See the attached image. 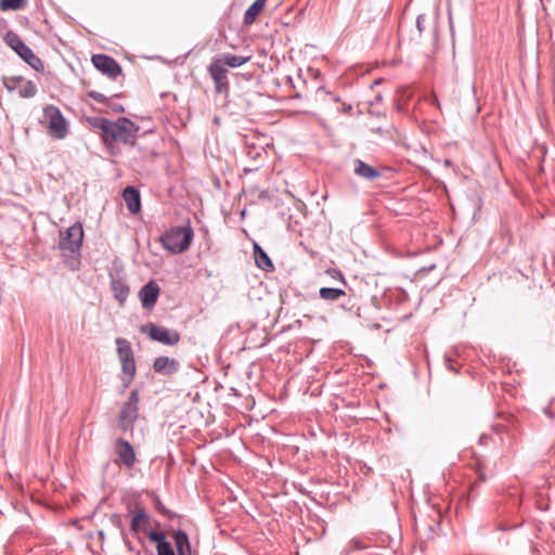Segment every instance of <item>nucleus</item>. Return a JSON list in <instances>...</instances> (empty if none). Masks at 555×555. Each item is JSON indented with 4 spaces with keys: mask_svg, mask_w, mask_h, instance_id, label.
<instances>
[{
    "mask_svg": "<svg viewBox=\"0 0 555 555\" xmlns=\"http://www.w3.org/2000/svg\"><path fill=\"white\" fill-rule=\"evenodd\" d=\"M90 125L101 130V138L106 146L114 143L134 145L140 127L126 117H120L112 121L103 117L89 119Z\"/></svg>",
    "mask_w": 555,
    "mask_h": 555,
    "instance_id": "nucleus-1",
    "label": "nucleus"
},
{
    "mask_svg": "<svg viewBox=\"0 0 555 555\" xmlns=\"http://www.w3.org/2000/svg\"><path fill=\"white\" fill-rule=\"evenodd\" d=\"M83 228L77 221L61 233L59 248L70 270H77L80 264Z\"/></svg>",
    "mask_w": 555,
    "mask_h": 555,
    "instance_id": "nucleus-2",
    "label": "nucleus"
},
{
    "mask_svg": "<svg viewBox=\"0 0 555 555\" xmlns=\"http://www.w3.org/2000/svg\"><path fill=\"white\" fill-rule=\"evenodd\" d=\"M193 236L194 232L190 225L172 227L162 234L159 242L164 249L178 255L190 247Z\"/></svg>",
    "mask_w": 555,
    "mask_h": 555,
    "instance_id": "nucleus-3",
    "label": "nucleus"
},
{
    "mask_svg": "<svg viewBox=\"0 0 555 555\" xmlns=\"http://www.w3.org/2000/svg\"><path fill=\"white\" fill-rule=\"evenodd\" d=\"M140 392L138 389L130 391L128 399L121 404L118 413V428L122 433H132L139 418Z\"/></svg>",
    "mask_w": 555,
    "mask_h": 555,
    "instance_id": "nucleus-4",
    "label": "nucleus"
},
{
    "mask_svg": "<svg viewBox=\"0 0 555 555\" xmlns=\"http://www.w3.org/2000/svg\"><path fill=\"white\" fill-rule=\"evenodd\" d=\"M117 353L121 363V380L124 389L128 388L133 382L137 367L131 344L125 338H116Z\"/></svg>",
    "mask_w": 555,
    "mask_h": 555,
    "instance_id": "nucleus-5",
    "label": "nucleus"
},
{
    "mask_svg": "<svg viewBox=\"0 0 555 555\" xmlns=\"http://www.w3.org/2000/svg\"><path fill=\"white\" fill-rule=\"evenodd\" d=\"M4 41L12 48L21 59H23L36 72H43L42 61L31 51V49L14 31H8Z\"/></svg>",
    "mask_w": 555,
    "mask_h": 555,
    "instance_id": "nucleus-6",
    "label": "nucleus"
},
{
    "mask_svg": "<svg viewBox=\"0 0 555 555\" xmlns=\"http://www.w3.org/2000/svg\"><path fill=\"white\" fill-rule=\"evenodd\" d=\"M43 116L48 121L50 134L56 139H64L68 133V124L62 112L55 105H47Z\"/></svg>",
    "mask_w": 555,
    "mask_h": 555,
    "instance_id": "nucleus-7",
    "label": "nucleus"
},
{
    "mask_svg": "<svg viewBox=\"0 0 555 555\" xmlns=\"http://www.w3.org/2000/svg\"><path fill=\"white\" fill-rule=\"evenodd\" d=\"M140 332L146 334L152 340L166 346H176L180 341V334L177 331L158 326L152 322L141 325Z\"/></svg>",
    "mask_w": 555,
    "mask_h": 555,
    "instance_id": "nucleus-8",
    "label": "nucleus"
},
{
    "mask_svg": "<svg viewBox=\"0 0 555 555\" xmlns=\"http://www.w3.org/2000/svg\"><path fill=\"white\" fill-rule=\"evenodd\" d=\"M208 73L214 80L215 91L218 94H227L230 89L228 69L221 59H215L208 66Z\"/></svg>",
    "mask_w": 555,
    "mask_h": 555,
    "instance_id": "nucleus-9",
    "label": "nucleus"
},
{
    "mask_svg": "<svg viewBox=\"0 0 555 555\" xmlns=\"http://www.w3.org/2000/svg\"><path fill=\"white\" fill-rule=\"evenodd\" d=\"M93 66L111 79H116L121 74V66L106 54H94L91 57Z\"/></svg>",
    "mask_w": 555,
    "mask_h": 555,
    "instance_id": "nucleus-10",
    "label": "nucleus"
},
{
    "mask_svg": "<svg viewBox=\"0 0 555 555\" xmlns=\"http://www.w3.org/2000/svg\"><path fill=\"white\" fill-rule=\"evenodd\" d=\"M115 447L118 461L127 468L133 467L137 462V456L131 443L124 438H117Z\"/></svg>",
    "mask_w": 555,
    "mask_h": 555,
    "instance_id": "nucleus-11",
    "label": "nucleus"
},
{
    "mask_svg": "<svg viewBox=\"0 0 555 555\" xmlns=\"http://www.w3.org/2000/svg\"><path fill=\"white\" fill-rule=\"evenodd\" d=\"M160 288L156 282L150 281L139 291V298L144 309H153L157 302Z\"/></svg>",
    "mask_w": 555,
    "mask_h": 555,
    "instance_id": "nucleus-12",
    "label": "nucleus"
},
{
    "mask_svg": "<svg viewBox=\"0 0 555 555\" xmlns=\"http://www.w3.org/2000/svg\"><path fill=\"white\" fill-rule=\"evenodd\" d=\"M179 361L166 356L155 358L153 362V370L163 375H172L179 371Z\"/></svg>",
    "mask_w": 555,
    "mask_h": 555,
    "instance_id": "nucleus-13",
    "label": "nucleus"
},
{
    "mask_svg": "<svg viewBox=\"0 0 555 555\" xmlns=\"http://www.w3.org/2000/svg\"><path fill=\"white\" fill-rule=\"evenodd\" d=\"M132 517L130 521V530L133 534L145 531L150 525V516L142 506H135L131 511Z\"/></svg>",
    "mask_w": 555,
    "mask_h": 555,
    "instance_id": "nucleus-14",
    "label": "nucleus"
},
{
    "mask_svg": "<svg viewBox=\"0 0 555 555\" xmlns=\"http://www.w3.org/2000/svg\"><path fill=\"white\" fill-rule=\"evenodd\" d=\"M147 537L152 542L156 543L157 555H176L171 543L167 541L164 532L151 530Z\"/></svg>",
    "mask_w": 555,
    "mask_h": 555,
    "instance_id": "nucleus-15",
    "label": "nucleus"
},
{
    "mask_svg": "<svg viewBox=\"0 0 555 555\" xmlns=\"http://www.w3.org/2000/svg\"><path fill=\"white\" fill-rule=\"evenodd\" d=\"M515 430H516V424H515V418L513 415H505L503 417V422L494 424L492 426V431L495 435L500 436L502 434H506L508 436V438H509L508 444H512L513 440H515V436H514Z\"/></svg>",
    "mask_w": 555,
    "mask_h": 555,
    "instance_id": "nucleus-16",
    "label": "nucleus"
},
{
    "mask_svg": "<svg viewBox=\"0 0 555 555\" xmlns=\"http://www.w3.org/2000/svg\"><path fill=\"white\" fill-rule=\"evenodd\" d=\"M122 197L131 214H138L141 210L140 192L134 186H127L122 192Z\"/></svg>",
    "mask_w": 555,
    "mask_h": 555,
    "instance_id": "nucleus-17",
    "label": "nucleus"
},
{
    "mask_svg": "<svg viewBox=\"0 0 555 555\" xmlns=\"http://www.w3.org/2000/svg\"><path fill=\"white\" fill-rule=\"evenodd\" d=\"M111 289L114 298L118 301L119 306L122 307L129 295V286L127 283L122 279L111 276Z\"/></svg>",
    "mask_w": 555,
    "mask_h": 555,
    "instance_id": "nucleus-18",
    "label": "nucleus"
},
{
    "mask_svg": "<svg viewBox=\"0 0 555 555\" xmlns=\"http://www.w3.org/2000/svg\"><path fill=\"white\" fill-rule=\"evenodd\" d=\"M353 164H354V167H353L354 173L363 179L372 181L382 176V173L378 169L364 163L361 159H356Z\"/></svg>",
    "mask_w": 555,
    "mask_h": 555,
    "instance_id": "nucleus-19",
    "label": "nucleus"
},
{
    "mask_svg": "<svg viewBox=\"0 0 555 555\" xmlns=\"http://www.w3.org/2000/svg\"><path fill=\"white\" fill-rule=\"evenodd\" d=\"M175 545L178 555H192V547L188 533L179 529L173 533Z\"/></svg>",
    "mask_w": 555,
    "mask_h": 555,
    "instance_id": "nucleus-20",
    "label": "nucleus"
},
{
    "mask_svg": "<svg viewBox=\"0 0 555 555\" xmlns=\"http://www.w3.org/2000/svg\"><path fill=\"white\" fill-rule=\"evenodd\" d=\"M254 257L256 266L267 272L274 270V266L268 254L258 245L254 244Z\"/></svg>",
    "mask_w": 555,
    "mask_h": 555,
    "instance_id": "nucleus-21",
    "label": "nucleus"
},
{
    "mask_svg": "<svg viewBox=\"0 0 555 555\" xmlns=\"http://www.w3.org/2000/svg\"><path fill=\"white\" fill-rule=\"evenodd\" d=\"M267 0H255L244 14V24L249 26L254 24L266 5Z\"/></svg>",
    "mask_w": 555,
    "mask_h": 555,
    "instance_id": "nucleus-22",
    "label": "nucleus"
},
{
    "mask_svg": "<svg viewBox=\"0 0 555 555\" xmlns=\"http://www.w3.org/2000/svg\"><path fill=\"white\" fill-rule=\"evenodd\" d=\"M88 96L91 98L92 100L99 102V103H103L106 105V107L113 112V113H124V106L121 104H118V103H115L112 101V99L105 96L103 93L101 92H98V91H89L88 92Z\"/></svg>",
    "mask_w": 555,
    "mask_h": 555,
    "instance_id": "nucleus-23",
    "label": "nucleus"
},
{
    "mask_svg": "<svg viewBox=\"0 0 555 555\" xmlns=\"http://www.w3.org/2000/svg\"><path fill=\"white\" fill-rule=\"evenodd\" d=\"M320 298L326 301H334L345 296V291L337 287H322L319 291Z\"/></svg>",
    "mask_w": 555,
    "mask_h": 555,
    "instance_id": "nucleus-24",
    "label": "nucleus"
},
{
    "mask_svg": "<svg viewBox=\"0 0 555 555\" xmlns=\"http://www.w3.org/2000/svg\"><path fill=\"white\" fill-rule=\"evenodd\" d=\"M250 60V56H241L233 54H224L223 59H221L224 67L229 66L231 68H237Z\"/></svg>",
    "mask_w": 555,
    "mask_h": 555,
    "instance_id": "nucleus-25",
    "label": "nucleus"
},
{
    "mask_svg": "<svg viewBox=\"0 0 555 555\" xmlns=\"http://www.w3.org/2000/svg\"><path fill=\"white\" fill-rule=\"evenodd\" d=\"M26 5V0H1V11H17Z\"/></svg>",
    "mask_w": 555,
    "mask_h": 555,
    "instance_id": "nucleus-26",
    "label": "nucleus"
},
{
    "mask_svg": "<svg viewBox=\"0 0 555 555\" xmlns=\"http://www.w3.org/2000/svg\"><path fill=\"white\" fill-rule=\"evenodd\" d=\"M37 93V86L31 81L28 80L24 83V86L20 89L18 94L23 99H30L34 98Z\"/></svg>",
    "mask_w": 555,
    "mask_h": 555,
    "instance_id": "nucleus-27",
    "label": "nucleus"
},
{
    "mask_svg": "<svg viewBox=\"0 0 555 555\" xmlns=\"http://www.w3.org/2000/svg\"><path fill=\"white\" fill-rule=\"evenodd\" d=\"M22 81H23V77L13 76V77L5 78L3 81V85L8 89V91L12 92L13 90H15L18 87V85Z\"/></svg>",
    "mask_w": 555,
    "mask_h": 555,
    "instance_id": "nucleus-28",
    "label": "nucleus"
},
{
    "mask_svg": "<svg viewBox=\"0 0 555 555\" xmlns=\"http://www.w3.org/2000/svg\"><path fill=\"white\" fill-rule=\"evenodd\" d=\"M154 501H155V507L159 514L167 517L168 519L173 518L175 514L165 507V505L162 503V501L159 500V498L157 495L154 498Z\"/></svg>",
    "mask_w": 555,
    "mask_h": 555,
    "instance_id": "nucleus-29",
    "label": "nucleus"
},
{
    "mask_svg": "<svg viewBox=\"0 0 555 555\" xmlns=\"http://www.w3.org/2000/svg\"><path fill=\"white\" fill-rule=\"evenodd\" d=\"M109 522L112 524V526H114L116 529H118L120 531V534L122 537L126 535L125 533V529H124V526H122V521H121V516L119 514H112L109 516Z\"/></svg>",
    "mask_w": 555,
    "mask_h": 555,
    "instance_id": "nucleus-30",
    "label": "nucleus"
},
{
    "mask_svg": "<svg viewBox=\"0 0 555 555\" xmlns=\"http://www.w3.org/2000/svg\"><path fill=\"white\" fill-rule=\"evenodd\" d=\"M477 475H478L477 480L474 481V483L472 485L470 492H474L480 483H482L487 480V476L480 466H478V468H477Z\"/></svg>",
    "mask_w": 555,
    "mask_h": 555,
    "instance_id": "nucleus-31",
    "label": "nucleus"
},
{
    "mask_svg": "<svg viewBox=\"0 0 555 555\" xmlns=\"http://www.w3.org/2000/svg\"><path fill=\"white\" fill-rule=\"evenodd\" d=\"M369 546H370V545H369V544H366V543L364 542V540H363V539H361V538H353V539H351V541H350V547H351L352 550L360 551V550H365V548H367Z\"/></svg>",
    "mask_w": 555,
    "mask_h": 555,
    "instance_id": "nucleus-32",
    "label": "nucleus"
},
{
    "mask_svg": "<svg viewBox=\"0 0 555 555\" xmlns=\"http://www.w3.org/2000/svg\"><path fill=\"white\" fill-rule=\"evenodd\" d=\"M425 15H418L417 18H416V27L418 29L420 33H423L424 28H425Z\"/></svg>",
    "mask_w": 555,
    "mask_h": 555,
    "instance_id": "nucleus-33",
    "label": "nucleus"
},
{
    "mask_svg": "<svg viewBox=\"0 0 555 555\" xmlns=\"http://www.w3.org/2000/svg\"><path fill=\"white\" fill-rule=\"evenodd\" d=\"M490 440H492V436L491 435L482 434L479 437V444L487 446V444H489Z\"/></svg>",
    "mask_w": 555,
    "mask_h": 555,
    "instance_id": "nucleus-34",
    "label": "nucleus"
},
{
    "mask_svg": "<svg viewBox=\"0 0 555 555\" xmlns=\"http://www.w3.org/2000/svg\"><path fill=\"white\" fill-rule=\"evenodd\" d=\"M258 198L259 199H269L270 195H269L268 191H260Z\"/></svg>",
    "mask_w": 555,
    "mask_h": 555,
    "instance_id": "nucleus-35",
    "label": "nucleus"
},
{
    "mask_svg": "<svg viewBox=\"0 0 555 555\" xmlns=\"http://www.w3.org/2000/svg\"><path fill=\"white\" fill-rule=\"evenodd\" d=\"M259 155H260V153H256V154H254V156H253V157H254V158H256V157H257V156H259Z\"/></svg>",
    "mask_w": 555,
    "mask_h": 555,
    "instance_id": "nucleus-36",
    "label": "nucleus"
}]
</instances>
